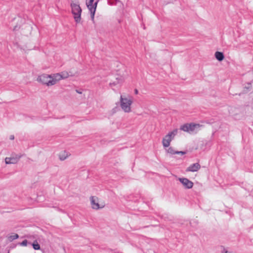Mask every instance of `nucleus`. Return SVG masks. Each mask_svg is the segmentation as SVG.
<instances>
[{
  "label": "nucleus",
  "instance_id": "nucleus-23",
  "mask_svg": "<svg viewBox=\"0 0 253 253\" xmlns=\"http://www.w3.org/2000/svg\"><path fill=\"white\" fill-rule=\"evenodd\" d=\"M9 139L10 140H13L14 139V136L13 135H11L9 137Z\"/></svg>",
  "mask_w": 253,
  "mask_h": 253
},
{
  "label": "nucleus",
  "instance_id": "nucleus-7",
  "mask_svg": "<svg viewBox=\"0 0 253 253\" xmlns=\"http://www.w3.org/2000/svg\"><path fill=\"white\" fill-rule=\"evenodd\" d=\"M179 180L187 189H190L193 186V183L186 178H180Z\"/></svg>",
  "mask_w": 253,
  "mask_h": 253
},
{
  "label": "nucleus",
  "instance_id": "nucleus-21",
  "mask_svg": "<svg viewBox=\"0 0 253 253\" xmlns=\"http://www.w3.org/2000/svg\"><path fill=\"white\" fill-rule=\"evenodd\" d=\"M115 3H114V4H121V1L119 0H115ZM111 4H114V3H110Z\"/></svg>",
  "mask_w": 253,
  "mask_h": 253
},
{
  "label": "nucleus",
  "instance_id": "nucleus-9",
  "mask_svg": "<svg viewBox=\"0 0 253 253\" xmlns=\"http://www.w3.org/2000/svg\"><path fill=\"white\" fill-rule=\"evenodd\" d=\"M94 1V0H86V4L88 9H90L92 8H94V7L96 8L97 4L98 1V0H97L96 2H95L93 3Z\"/></svg>",
  "mask_w": 253,
  "mask_h": 253
},
{
  "label": "nucleus",
  "instance_id": "nucleus-1",
  "mask_svg": "<svg viewBox=\"0 0 253 253\" xmlns=\"http://www.w3.org/2000/svg\"><path fill=\"white\" fill-rule=\"evenodd\" d=\"M121 107L122 109L126 113L131 111L130 106L132 103V98L130 96L128 97H124L121 96L120 98Z\"/></svg>",
  "mask_w": 253,
  "mask_h": 253
},
{
  "label": "nucleus",
  "instance_id": "nucleus-26",
  "mask_svg": "<svg viewBox=\"0 0 253 253\" xmlns=\"http://www.w3.org/2000/svg\"><path fill=\"white\" fill-rule=\"evenodd\" d=\"M250 85H251V84H248L249 86H248V87H246L247 88H250Z\"/></svg>",
  "mask_w": 253,
  "mask_h": 253
},
{
  "label": "nucleus",
  "instance_id": "nucleus-18",
  "mask_svg": "<svg viewBox=\"0 0 253 253\" xmlns=\"http://www.w3.org/2000/svg\"><path fill=\"white\" fill-rule=\"evenodd\" d=\"M19 236L17 234H14L8 237L9 240L12 241L15 239H16L18 238Z\"/></svg>",
  "mask_w": 253,
  "mask_h": 253
},
{
  "label": "nucleus",
  "instance_id": "nucleus-15",
  "mask_svg": "<svg viewBox=\"0 0 253 253\" xmlns=\"http://www.w3.org/2000/svg\"><path fill=\"white\" fill-rule=\"evenodd\" d=\"M167 152L171 155L176 154V151H175L171 147H169L166 150Z\"/></svg>",
  "mask_w": 253,
  "mask_h": 253
},
{
  "label": "nucleus",
  "instance_id": "nucleus-10",
  "mask_svg": "<svg viewBox=\"0 0 253 253\" xmlns=\"http://www.w3.org/2000/svg\"><path fill=\"white\" fill-rule=\"evenodd\" d=\"M51 80L55 82V84L57 81L62 80L60 73L54 74L53 75H51Z\"/></svg>",
  "mask_w": 253,
  "mask_h": 253
},
{
  "label": "nucleus",
  "instance_id": "nucleus-8",
  "mask_svg": "<svg viewBox=\"0 0 253 253\" xmlns=\"http://www.w3.org/2000/svg\"><path fill=\"white\" fill-rule=\"evenodd\" d=\"M201 168L200 164L198 163L193 164L188 167L187 169V171L195 172L197 171Z\"/></svg>",
  "mask_w": 253,
  "mask_h": 253
},
{
  "label": "nucleus",
  "instance_id": "nucleus-16",
  "mask_svg": "<svg viewBox=\"0 0 253 253\" xmlns=\"http://www.w3.org/2000/svg\"><path fill=\"white\" fill-rule=\"evenodd\" d=\"M33 248L35 250H39L40 249V245L38 243L37 241H35L32 244Z\"/></svg>",
  "mask_w": 253,
  "mask_h": 253
},
{
  "label": "nucleus",
  "instance_id": "nucleus-25",
  "mask_svg": "<svg viewBox=\"0 0 253 253\" xmlns=\"http://www.w3.org/2000/svg\"><path fill=\"white\" fill-rule=\"evenodd\" d=\"M135 93L137 94L138 93V90L137 89L135 90Z\"/></svg>",
  "mask_w": 253,
  "mask_h": 253
},
{
  "label": "nucleus",
  "instance_id": "nucleus-24",
  "mask_svg": "<svg viewBox=\"0 0 253 253\" xmlns=\"http://www.w3.org/2000/svg\"><path fill=\"white\" fill-rule=\"evenodd\" d=\"M76 92H78L79 94H81L82 93V92H81V91H79L78 90H76Z\"/></svg>",
  "mask_w": 253,
  "mask_h": 253
},
{
  "label": "nucleus",
  "instance_id": "nucleus-14",
  "mask_svg": "<svg viewBox=\"0 0 253 253\" xmlns=\"http://www.w3.org/2000/svg\"><path fill=\"white\" fill-rule=\"evenodd\" d=\"M96 9V8L94 7V8H92L91 9H89L90 12L91 18L93 22L94 21V14L95 13Z\"/></svg>",
  "mask_w": 253,
  "mask_h": 253
},
{
  "label": "nucleus",
  "instance_id": "nucleus-11",
  "mask_svg": "<svg viewBox=\"0 0 253 253\" xmlns=\"http://www.w3.org/2000/svg\"><path fill=\"white\" fill-rule=\"evenodd\" d=\"M215 57L217 60L219 61H221L223 60L224 56L222 52L216 51L215 53Z\"/></svg>",
  "mask_w": 253,
  "mask_h": 253
},
{
  "label": "nucleus",
  "instance_id": "nucleus-28",
  "mask_svg": "<svg viewBox=\"0 0 253 253\" xmlns=\"http://www.w3.org/2000/svg\"><path fill=\"white\" fill-rule=\"evenodd\" d=\"M8 253H9V252H8Z\"/></svg>",
  "mask_w": 253,
  "mask_h": 253
},
{
  "label": "nucleus",
  "instance_id": "nucleus-3",
  "mask_svg": "<svg viewBox=\"0 0 253 253\" xmlns=\"http://www.w3.org/2000/svg\"><path fill=\"white\" fill-rule=\"evenodd\" d=\"M37 81L43 84L51 86L55 84V82L51 80V75L43 74L38 76Z\"/></svg>",
  "mask_w": 253,
  "mask_h": 253
},
{
  "label": "nucleus",
  "instance_id": "nucleus-20",
  "mask_svg": "<svg viewBox=\"0 0 253 253\" xmlns=\"http://www.w3.org/2000/svg\"><path fill=\"white\" fill-rule=\"evenodd\" d=\"M186 153V152L185 151H176V154H181V155H184Z\"/></svg>",
  "mask_w": 253,
  "mask_h": 253
},
{
  "label": "nucleus",
  "instance_id": "nucleus-22",
  "mask_svg": "<svg viewBox=\"0 0 253 253\" xmlns=\"http://www.w3.org/2000/svg\"><path fill=\"white\" fill-rule=\"evenodd\" d=\"M59 158H60V159L62 161H63L65 159H66V158H67V156H61V155H59Z\"/></svg>",
  "mask_w": 253,
  "mask_h": 253
},
{
  "label": "nucleus",
  "instance_id": "nucleus-5",
  "mask_svg": "<svg viewBox=\"0 0 253 253\" xmlns=\"http://www.w3.org/2000/svg\"><path fill=\"white\" fill-rule=\"evenodd\" d=\"M200 125L196 124H186L181 126L180 129L184 131L192 133L199 128Z\"/></svg>",
  "mask_w": 253,
  "mask_h": 253
},
{
  "label": "nucleus",
  "instance_id": "nucleus-13",
  "mask_svg": "<svg viewBox=\"0 0 253 253\" xmlns=\"http://www.w3.org/2000/svg\"><path fill=\"white\" fill-rule=\"evenodd\" d=\"M116 81H114V82H110V84H109V85L113 88V87L114 86H116L121 83H122L123 82V80L121 78H116Z\"/></svg>",
  "mask_w": 253,
  "mask_h": 253
},
{
  "label": "nucleus",
  "instance_id": "nucleus-2",
  "mask_svg": "<svg viewBox=\"0 0 253 253\" xmlns=\"http://www.w3.org/2000/svg\"><path fill=\"white\" fill-rule=\"evenodd\" d=\"M72 8V13L74 15V18L76 23H79L81 21L82 9L78 3H71Z\"/></svg>",
  "mask_w": 253,
  "mask_h": 253
},
{
  "label": "nucleus",
  "instance_id": "nucleus-4",
  "mask_svg": "<svg viewBox=\"0 0 253 253\" xmlns=\"http://www.w3.org/2000/svg\"><path fill=\"white\" fill-rule=\"evenodd\" d=\"M177 129H175L173 131L169 132V133L165 136L162 141L164 147L166 148L169 146L170 142L177 134Z\"/></svg>",
  "mask_w": 253,
  "mask_h": 253
},
{
  "label": "nucleus",
  "instance_id": "nucleus-12",
  "mask_svg": "<svg viewBox=\"0 0 253 253\" xmlns=\"http://www.w3.org/2000/svg\"><path fill=\"white\" fill-rule=\"evenodd\" d=\"M91 204L93 209L97 210L100 208L99 205L98 203L95 202V200L93 197L91 198Z\"/></svg>",
  "mask_w": 253,
  "mask_h": 253
},
{
  "label": "nucleus",
  "instance_id": "nucleus-19",
  "mask_svg": "<svg viewBox=\"0 0 253 253\" xmlns=\"http://www.w3.org/2000/svg\"><path fill=\"white\" fill-rule=\"evenodd\" d=\"M28 244V242L27 240H23L21 243H20L21 246H26Z\"/></svg>",
  "mask_w": 253,
  "mask_h": 253
},
{
  "label": "nucleus",
  "instance_id": "nucleus-17",
  "mask_svg": "<svg viewBox=\"0 0 253 253\" xmlns=\"http://www.w3.org/2000/svg\"><path fill=\"white\" fill-rule=\"evenodd\" d=\"M60 75L62 77V79H66L69 76V73L66 71L62 72L60 73Z\"/></svg>",
  "mask_w": 253,
  "mask_h": 253
},
{
  "label": "nucleus",
  "instance_id": "nucleus-27",
  "mask_svg": "<svg viewBox=\"0 0 253 253\" xmlns=\"http://www.w3.org/2000/svg\"><path fill=\"white\" fill-rule=\"evenodd\" d=\"M110 1H111V0H108V2H110Z\"/></svg>",
  "mask_w": 253,
  "mask_h": 253
},
{
  "label": "nucleus",
  "instance_id": "nucleus-6",
  "mask_svg": "<svg viewBox=\"0 0 253 253\" xmlns=\"http://www.w3.org/2000/svg\"><path fill=\"white\" fill-rule=\"evenodd\" d=\"M21 157V155H16L15 157H7L5 159L6 164H14L17 163Z\"/></svg>",
  "mask_w": 253,
  "mask_h": 253
}]
</instances>
